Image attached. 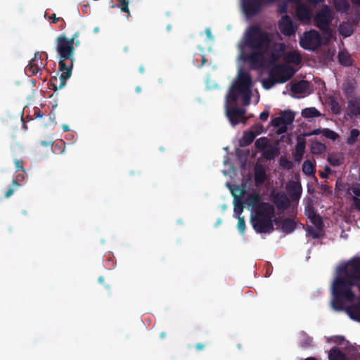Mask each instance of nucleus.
Returning a JSON list of instances; mask_svg holds the SVG:
<instances>
[{"label":"nucleus","mask_w":360,"mask_h":360,"mask_svg":"<svg viewBox=\"0 0 360 360\" xmlns=\"http://www.w3.org/2000/svg\"><path fill=\"white\" fill-rule=\"evenodd\" d=\"M269 34L259 25H252L246 30L239 46L240 59L251 70H258L266 63V55L270 49Z\"/></svg>","instance_id":"1"},{"label":"nucleus","mask_w":360,"mask_h":360,"mask_svg":"<svg viewBox=\"0 0 360 360\" xmlns=\"http://www.w3.org/2000/svg\"><path fill=\"white\" fill-rule=\"evenodd\" d=\"M338 276L332 284L333 298L330 306L336 311H342L345 303L352 302L356 297L352 288L360 281V266L357 263H347L338 268Z\"/></svg>","instance_id":"2"},{"label":"nucleus","mask_w":360,"mask_h":360,"mask_svg":"<svg viewBox=\"0 0 360 360\" xmlns=\"http://www.w3.org/2000/svg\"><path fill=\"white\" fill-rule=\"evenodd\" d=\"M56 45L59 56L58 70L61 74L59 79L57 77H52L51 79L52 89L54 92L65 86L67 80L72 75L75 61V47L72 40H69V38L63 34L57 37Z\"/></svg>","instance_id":"3"},{"label":"nucleus","mask_w":360,"mask_h":360,"mask_svg":"<svg viewBox=\"0 0 360 360\" xmlns=\"http://www.w3.org/2000/svg\"><path fill=\"white\" fill-rule=\"evenodd\" d=\"M252 80L250 74L246 71L240 70L237 79L226 94L227 102L236 103L240 95L243 97V105H250L252 96Z\"/></svg>","instance_id":"4"},{"label":"nucleus","mask_w":360,"mask_h":360,"mask_svg":"<svg viewBox=\"0 0 360 360\" xmlns=\"http://www.w3.org/2000/svg\"><path fill=\"white\" fill-rule=\"evenodd\" d=\"M274 207L269 202H262L257 206L251 217L253 229L259 233H269L274 231L273 218Z\"/></svg>","instance_id":"5"},{"label":"nucleus","mask_w":360,"mask_h":360,"mask_svg":"<svg viewBox=\"0 0 360 360\" xmlns=\"http://www.w3.org/2000/svg\"><path fill=\"white\" fill-rule=\"evenodd\" d=\"M275 2L268 0H241V6L245 15L251 18L257 15L265 6Z\"/></svg>","instance_id":"6"},{"label":"nucleus","mask_w":360,"mask_h":360,"mask_svg":"<svg viewBox=\"0 0 360 360\" xmlns=\"http://www.w3.org/2000/svg\"><path fill=\"white\" fill-rule=\"evenodd\" d=\"M295 73L294 69L287 65L276 64L269 71L271 76L278 84H282L289 80Z\"/></svg>","instance_id":"7"},{"label":"nucleus","mask_w":360,"mask_h":360,"mask_svg":"<svg viewBox=\"0 0 360 360\" xmlns=\"http://www.w3.org/2000/svg\"><path fill=\"white\" fill-rule=\"evenodd\" d=\"M333 18L330 7L327 5H323L314 18L316 26L324 33L330 34V25Z\"/></svg>","instance_id":"8"},{"label":"nucleus","mask_w":360,"mask_h":360,"mask_svg":"<svg viewBox=\"0 0 360 360\" xmlns=\"http://www.w3.org/2000/svg\"><path fill=\"white\" fill-rule=\"evenodd\" d=\"M231 103L232 102H227V98H226V115L231 124L235 127L240 122L244 124L246 123L248 119L245 117V109L243 108L231 106Z\"/></svg>","instance_id":"9"},{"label":"nucleus","mask_w":360,"mask_h":360,"mask_svg":"<svg viewBox=\"0 0 360 360\" xmlns=\"http://www.w3.org/2000/svg\"><path fill=\"white\" fill-rule=\"evenodd\" d=\"M300 45L305 50H314L321 46L320 34L314 30L304 32L300 39Z\"/></svg>","instance_id":"10"},{"label":"nucleus","mask_w":360,"mask_h":360,"mask_svg":"<svg viewBox=\"0 0 360 360\" xmlns=\"http://www.w3.org/2000/svg\"><path fill=\"white\" fill-rule=\"evenodd\" d=\"M42 55H44L46 58H47V54L46 53L37 51L34 53V58L30 60L27 67V70L32 75H37V73L46 65V59L44 60L42 58Z\"/></svg>","instance_id":"11"},{"label":"nucleus","mask_w":360,"mask_h":360,"mask_svg":"<svg viewBox=\"0 0 360 360\" xmlns=\"http://www.w3.org/2000/svg\"><path fill=\"white\" fill-rule=\"evenodd\" d=\"M278 28L283 35L290 37L295 34L297 27L289 15H285L278 22Z\"/></svg>","instance_id":"12"},{"label":"nucleus","mask_w":360,"mask_h":360,"mask_svg":"<svg viewBox=\"0 0 360 360\" xmlns=\"http://www.w3.org/2000/svg\"><path fill=\"white\" fill-rule=\"evenodd\" d=\"M346 114L351 119L360 116V96H354L347 101Z\"/></svg>","instance_id":"13"},{"label":"nucleus","mask_w":360,"mask_h":360,"mask_svg":"<svg viewBox=\"0 0 360 360\" xmlns=\"http://www.w3.org/2000/svg\"><path fill=\"white\" fill-rule=\"evenodd\" d=\"M295 119V114L291 110H285L281 115L278 117H274L271 121V124L277 127L284 124L285 125H289L292 123Z\"/></svg>","instance_id":"14"},{"label":"nucleus","mask_w":360,"mask_h":360,"mask_svg":"<svg viewBox=\"0 0 360 360\" xmlns=\"http://www.w3.org/2000/svg\"><path fill=\"white\" fill-rule=\"evenodd\" d=\"M272 202L280 211L285 210L290 203V200L283 191L273 193Z\"/></svg>","instance_id":"15"},{"label":"nucleus","mask_w":360,"mask_h":360,"mask_svg":"<svg viewBox=\"0 0 360 360\" xmlns=\"http://www.w3.org/2000/svg\"><path fill=\"white\" fill-rule=\"evenodd\" d=\"M306 148V141L302 137H298L295 150L292 151L294 161L300 163L303 158Z\"/></svg>","instance_id":"16"},{"label":"nucleus","mask_w":360,"mask_h":360,"mask_svg":"<svg viewBox=\"0 0 360 360\" xmlns=\"http://www.w3.org/2000/svg\"><path fill=\"white\" fill-rule=\"evenodd\" d=\"M354 321L360 322V297L352 304L345 306L344 310Z\"/></svg>","instance_id":"17"},{"label":"nucleus","mask_w":360,"mask_h":360,"mask_svg":"<svg viewBox=\"0 0 360 360\" xmlns=\"http://www.w3.org/2000/svg\"><path fill=\"white\" fill-rule=\"evenodd\" d=\"M287 191L292 201L298 200L302 192L301 184L296 181L291 182L287 186Z\"/></svg>","instance_id":"18"},{"label":"nucleus","mask_w":360,"mask_h":360,"mask_svg":"<svg viewBox=\"0 0 360 360\" xmlns=\"http://www.w3.org/2000/svg\"><path fill=\"white\" fill-rule=\"evenodd\" d=\"M285 49L286 46L284 43H278L276 44L271 51L270 63H274L278 61L283 56Z\"/></svg>","instance_id":"19"},{"label":"nucleus","mask_w":360,"mask_h":360,"mask_svg":"<svg viewBox=\"0 0 360 360\" xmlns=\"http://www.w3.org/2000/svg\"><path fill=\"white\" fill-rule=\"evenodd\" d=\"M295 12L297 18L301 21H309L312 16L311 10L304 4L297 6Z\"/></svg>","instance_id":"20"},{"label":"nucleus","mask_w":360,"mask_h":360,"mask_svg":"<svg viewBox=\"0 0 360 360\" xmlns=\"http://www.w3.org/2000/svg\"><path fill=\"white\" fill-rule=\"evenodd\" d=\"M262 203L259 194L255 191L248 194L244 200V204L252 209H255V210Z\"/></svg>","instance_id":"21"},{"label":"nucleus","mask_w":360,"mask_h":360,"mask_svg":"<svg viewBox=\"0 0 360 360\" xmlns=\"http://www.w3.org/2000/svg\"><path fill=\"white\" fill-rule=\"evenodd\" d=\"M266 179L265 169L261 165H257L255 167L254 181L257 186L263 184Z\"/></svg>","instance_id":"22"},{"label":"nucleus","mask_w":360,"mask_h":360,"mask_svg":"<svg viewBox=\"0 0 360 360\" xmlns=\"http://www.w3.org/2000/svg\"><path fill=\"white\" fill-rule=\"evenodd\" d=\"M279 153V148L276 144H269V146L262 151V157L267 160H271L278 156Z\"/></svg>","instance_id":"23"},{"label":"nucleus","mask_w":360,"mask_h":360,"mask_svg":"<svg viewBox=\"0 0 360 360\" xmlns=\"http://www.w3.org/2000/svg\"><path fill=\"white\" fill-rule=\"evenodd\" d=\"M283 60L287 63H292L298 65L302 62L301 55L295 51H288L283 57Z\"/></svg>","instance_id":"24"},{"label":"nucleus","mask_w":360,"mask_h":360,"mask_svg":"<svg viewBox=\"0 0 360 360\" xmlns=\"http://www.w3.org/2000/svg\"><path fill=\"white\" fill-rule=\"evenodd\" d=\"M297 227L296 222L290 218L284 219L281 224V228L282 231L286 233H292Z\"/></svg>","instance_id":"25"},{"label":"nucleus","mask_w":360,"mask_h":360,"mask_svg":"<svg viewBox=\"0 0 360 360\" xmlns=\"http://www.w3.org/2000/svg\"><path fill=\"white\" fill-rule=\"evenodd\" d=\"M308 87V82L305 80H301L297 83L292 84L290 87V91L294 94H302L307 90Z\"/></svg>","instance_id":"26"},{"label":"nucleus","mask_w":360,"mask_h":360,"mask_svg":"<svg viewBox=\"0 0 360 360\" xmlns=\"http://www.w3.org/2000/svg\"><path fill=\"white\" fill-rule=\"evenodd\" d=\"M330 360H348L349 358L339 348L333 347L328 354Z\"/></svg>","instance_id":"27"},{"label":"nucleus","mask_w":360,"mask_h":360,"mask_svg":"<svg viewBox=\"0 0 360 360\" xmlns=\"http://www.w3.org/2000/svg\"><path fill=\"white\" fill-rule=\"evenodd\" d=\"M310 149L312 154L321 155L326 152V147L325 144L315 141L311 142Z\"/></svg>","instance_id":"28"},{"label":"nucleus","mask_w":360,"mask_h":360,"mask_svg":"<svg viewBox=\"0 0 360 360\" xmlns=\"http://www.w3.org/2000/svg\"><path fill=\"white\" fill-rule=\"evenodd\" d=\"M302 172L308 176H314L316 172V165L310 160H305L302 164Z\"/></svg>","instance_id":"29"},{"label":"nucleus","mask_w":360,"mask_h":360,"mask_svg":"<svg viewBox=\"0 0 360 360\" xmlns=\"http://www.w3.org/2000/svg\"><path fill=\"white\" fill-rule=\"evenodd\" d=\"M301 115L304 118H314L321 116L320 112L314 107L304 108L302 110Z\"/></svg>","instance_id":"30"},{"label":"nucleus","mask_w":360,"mask_h":360,"mask_svg":"<svg viewBox=\"0 0 360 360\" xmlns=\"http://www.w3.org/2000/svg\"><path fill=\"white\" fill-rule=\"evenodd\" d=\"M259 133L260 131H257V133L252 131H245L243 136V146H247L250 145L253 142L256 136Z\"/></svg>","instance_id":"31"},{"label":"nucleus","mask_w":360,"mask_h":360,"mask_svg":"<svg viewBox=\"0 0 360 360\" xmlns=\"http://www.w3.org/2000/svg\"><path fill=\"white\" fill-rule=\"evenodd\" d=\"M338 60L344 66H350L352 65V59L348 53L340 52L338 54Z\"/></svg>","instance_id":"32"},{"label":"nucleus","mask_w":360,"mask_h":360,"mask_svg":"<svg viewBox=\"0 0 360 360\" xmlns=\"http://www.w3.org/2000/svg\"><path fill=\"white\" fill-rule=\"evenodd\" d=\"M359 135L360 131L359 129H352L347 138L346 143L349 146H353L357 141Z\"/></svg>","instance_id":"33"},{"label":"nucleus","mask_w":360,"mask_h":360,"mask_svg":"<svg viewBox=\"0 0 360 360\" xmlns=\"http://www.w3.org/2000/svg\"><path fill=\"white\" fill-rule=\"evenodd\" d=\"M269 140L266 137H261L257 139L255 143L256 148L261 152L264 150L269 146Z\"/></svg>","instance_id":"34"},{"label":"nucleus","mask_w":360,"mask_h":360,"mask_svg":"<svg viewBox=\"0 0 360 360\" xmlns=\"http://www.w3.org/2000/svg\"><path fill=\"white\" fill-rule=\"evenodd\" d=\"M118 2L117 5H112V8H120L121 11L123 13H127V16L129 15V9L128 7L129 1L128 0H117Z\"/></svg>","instance_id":"35"},{"label":"nucleus","mask_w":360,"mask_h":360,"mask_svg":"<svg viewBox=\"0 0 360 360\" xmlns=\"http://www.w3.org/2000/svg\"><path fill=\"white\" fill-rule=\"evenodd\" d=\"M312 216L309 215V217L311 219L312 223L315 225L316 229H321L323 227V221L319 216L316 215L314 210H311Z\"/></svg>","instance_id":"36"},{"label":"nucleus","mask_w":360,"mask_h":360,"mask_svg":"<svg viewBox=\"0 0 360 360\" xmlns=\"http://www.w3.org/2000/svg\"><path fill=\"white\" fill-rule=\"evenodd\" d=\"M276 84L278 83L269 75L267 78L262 80V86L267 90L271 89Z\"/></svg>","instance_id":"37"},{"label":"nucleus","mask_w":360,"mask_h":360,"mask_svg":"<svg viewBox=\"0 0 360 360\" xmlns=\"http://www.w3.org/2000/svg\"><path fill=\"white\" fill-rule=\"evenodd\" d=\"M279 164L281 167L287 170L291 169L294 166L293 162L291 160L283 156L279 159Z\"/></svg>","instance_id":"38"},{"label":"nucleus","mask_w":360,"mask_h":360,"mask_svg":"<svg viewBox=\"0 0 360 360\" xmlns=\"http://www.w3.org/2000/svg\"><path fill=\"white\" fill-rule=\"evenodd\" d=\"M323 135L326 138L329 139L333 141L336 140L339 137L338 134L336 132H335L334 131L330 130L329 129H323Z\"/></svg>","instance_id":"39"},{"label":"nucleus","mask_w":360,"mask_h":360,"mask_svg":"<svg viewBox=\"0 0 360 360\" xmlns=\"http://www.w3.org/2000/svg\"><path fill=\"white\" fill-rule=\"evenodd\" d=\"M319 188L320 189L321 194L323 195L328 196L332 194L331 188L326 184H322L319 185Z\"/></svg>","instance_id":"40"},{"label":"nucleus","mask_w":360,"mask_h":360,"mask_svg":"<svg viewBox=\"0 0 360 360\" xmlns=\"http://www.w3.org/2000/svg\"><path fill=\"white\" fill-rule=\"evenodd\" d=\"M234 214L237 217L238 216H240V214L243 212V202L240 200H237L234 205Z\"/></svg>","instance_id":"41"},{"label":"nucleus","mask_w":360,"mask_h":360,"mask_svg":"<svg viewBox=\"0 0 360 360\" xmlns=\"http://www.w3.org/2000/svg\"><path fill=\"white\" fill-rule=\"evenodd\" d=\"M238 224L237 228L240 233H243L245 229V221L244 219V217L238 216Z\"/></svg>","instance_id":"42"},{"label":"nucleus","mask_w":360,"mask_h":360,"mask_svg":"<svg viewBox=\"0 0 360 360\" xmlns=\"http://www.w3.org/2000/svg\"><path fill=\"white\" fill-rule=\"evenodd\" d=\"M338 10L347 11L349 8V4L347 0H340L336 5Z\"/></svg>","instance_id":"43"},{"label":"nucleus","mask_w":360,"mask_h":360,"mask_svg":"<svg viewBox=\"0 0 360 360\" xmlns=\"http://www.w3.org/2000/svg\"><path fill=\"white\" fill-rule=\"evenodd\" d=\"M321 229H309L308 232L313 238H319L321 236Z\"/></svg>","instance_id":"44"},{"label":"nucleus","mask_w":360,"mask_h":360,"mask_svg":"<svg viewBox=\"0 0 360 360\" xmlns=\"http://www.w3.org/2000/svg\"><path fill=\"white\" fill-rule=\"evenodd\" d=\"M79 36V32H76L72 37L71 39H69V40L72 41V44L75 45L76 46H78L80 45V41L77 39L78 37Z\"/></svg>","instance_id":"45"},{"label":"nucleus","mask_w":360,"mask_h":360,"mask_svg":"<svg viewBox=\"0 0 360 360\" xmlns=\"http://www.w3.org/2000/svg\"><path fill=\"white\" fill-rule=\"evenodd\" d=\"M344 91L347 98H349L354 93V88L352 86L347 84V86L345 87Z\"/></svg>","instance_id":"46"},{"label":"nucleus","mask_w":360,"mask_h":360,"mask_svg":"<svg viewBox=\"0 0 360 360\" xmlns=\"http://www.w3.org/2000/svg\"><path fill=\"white\" fill-rule=\"evenodd\" d=\"M14 162L17 170L25 172V169L23 167V161L22 160H15Z\"/></svg>","instance_id":"47"},{"label":"nucleus","mask_w":360,"mask_h":360,"mask_svg":"<svg viewBox=\"0 0 360 360\" xmlns=\"http://www.w3.org/2000/svg\"><path fill=\"white\" fill-rule=\"evenodd\" d=\"M352 201L354 209L357 211H360V198L357 197H353Z\"/></svg>","instance_id":"48"},{"label":"nucleus","mask_w":360,"mask_h":360,"mask_svg":"<svg viewBox=\"0 0 360 360\" xmlns=\"http://www.w3.org/2000/svg\"><path fill=\"white\" fill-rule=\"evenodd\" d=\"M276 128H278L277 133L278 134H282L287 131L288 125L282 124L281 125H280L279 127H277Z\"/></svg>","instance_id":"49"},{"label":"nucleus","mask_w":360,"mask_h":360,"mask_svg":"<svg viewBox=\"0 0 360 360\" xmlns=\"http://www.w3.org/2000/svg\"><path fill=\"white\" fill-rule=\"evenodd\" d=\"M328 161L333 166H338L340 164L339 160L333 156H328Z\"/></svg>","instance_id":"50"},{"label":"nucleus","mask_w":360,"mask_h":360,"mask_svg":"<svg viewBox=\"0 0 360 360\" xmlns=\"http://www.w3.org/2000/svg\"><path fill=\"white\" fill-rule=\"evenodd\" d=\"M340 32L345 36V37H349L350 35H352V30H350V29H347V30L344 31L342 26L340 27Z\"/></svg>","instance_id":"51"},{"label":"nucleus","mask_w":360,"mask_h":360,"mask_svg":"<svg viewBox=\"0 0 360 360\" xmlns=\"http://www.w3.org/2000/svg\"><path fill=\"white\" fill-rule=\"evenodd\" d=\"M269 115V113L268 111H263L259 115V119L262 121H266V120H267Z\"/></svg>","instance_id":"52"},{"label":"nucleus","mask_w":360,"mask_h":360,"mask_svg":"<svg viewBox=\"0 0 360 360\" xmlns=\"http://www.w3.org/2000/svg\"><path fill=\"white\" fill-rule=\"evenodd\" d=\"M49 19L51 20V22L53 23H56L60 20L64 22V20L63 18L56 17V14L54 13L50 16Z\"/></svg>","instance_id":"53"},{"label":"nucleus","mask_w":360,"mask_h":360,"mask_svg":"<svg viewBox=\"0 0 360 360\" xmlns=\"http://www.w3.org/2000/svg\"><path fill=\"white\" fill-rule=\"evenodd\" d=\"M322 134H323V129H316L311 131L310 133L307 134V136H311V135H319Z\"/></svg>","instance_id":"54"},{"label":"nucleus","mask_w":360,"mask_h":360,"mask_svg":"<svg viewBox=\"0 0 360 360\" xmlns=\"http://www.w3.org/2000/svg\"><path fill=\"white\" fill-rule=\"evenodd\" d=\"M340 106L338 103H335V104H333L332 105V110L335 114H339L340 113Z\"/></svg>","instance_id":"55"},{"label":"nucleus","mask_w":360,"mask_h":360,"mask_svg":"<svg viewBox=\"0 0 360 360\" xmlns=\"http://www.w3.org/2000/svg\"><path fill=\"white\" fill-rule=\"evenodd\" d=\"M14 193V190L12 188H9L7 191L5 193V197L6 198L11 197Z\"/></svg>","instance_id":"56"},{"label":"nucleus","mask_w":360,"mask_h":360,"mask_svg":"<svg viewBox=\"0 0 360 360\" xmlns=\"http://www.w3.org/2000/svg\"><path fill=\"white\" fill-rule=\"evenodd\" d=\"M195 349L198 351L203 350L205 347V345L202 343H197L195 346Z\"/></svg>","instance_id":"57"},{"label":"nucleus","mask_w":360,"mask_h":360,"mask_svg":"<svg viewBox=\"0 0 360 360\" xmlns=\"http://www.w3.org/2000/svg\"><path fill=\"white\" fill-rule=\"evenodd\" d=\"M353 193L356 195L355 197H360V188H354L353 190Z\"/></svg>","instance_id":"58"},{"label":"nucleus","mask_w":360,"mask_h":360,"mask_svg":"<svg viewBox=\"0 0 360 360\" xmlns=\"http://www.w3.org/2000/svg\"><path fill=\"white\" fill-rule=\"evenodd\" d=\"M307 1L312 4H318L323 1V0H307Z\"/></svg>","instance_id":"59"},{"label":"nucleus","mask_w":360,"mask_h":360,"mask_svg":"<svg viewBox=\"0 0 360 360\" xmlns=\"http://www.w3.org/2000/svg\"><path fill=\"white\" fill-rule=\"evenodd\" d=\"M328 175V174L324 172H319V176L323 179L327 178Z\"/></svg>","instance_id":"60"},{"label":"nucleus","mask_w":360,"mask_h":360,"mask_svg":"<svg viewBox=\"0 0 360 360\" xmlns=\"http://www.w3.org/2000/svg\"><path fill=\"white\" fill-rule=\"evenodd\" d=\"M207 60L205 56H202V63H201V65L199 67L200 68V67L203 66L207 63Z\"/></svg>","instance_id":"61"},{"label":"nucleus","mask_w":360,"mask_h":360,"mask_svg":"<svg viewBox=\"0 0 360 360\" xmlns=\"http://www.w3.org/2000/svg\"><path fill=\"white\" fill-rule=\"evenodd\" d=\"M324 172H326L328 174L331 172V169L328 166H326Z\"/></svg>","instance_id":"62"},{"label":"nucleus","mask_w":360,"mask_h":360,"mask_svg":"<svg viewBox=\"0 0 360 360\" xmlns=\"http://www.w3.org/2000/svg\"><path fill=\"white\" fill-rule=\"evenodd\" d=\"M62 128H63V131H69V127H68V125H66V124H63V125L62 126Z\"/></svg>","instance_id":"63"},{"label":"nucleus","mask_w":360,"mask_h":360,"mask_svg":"<svg viewBox=\"0 0 360 360\" xmlns=\"http://www.w3.org/2000/svg\"><path fill=\"white\" fill-rule=\"evenodd\" d=\"M304 360H317V359L314 357H308V358L305 359Z\"/></svg>","instance_id":"64"}]
</instances>
